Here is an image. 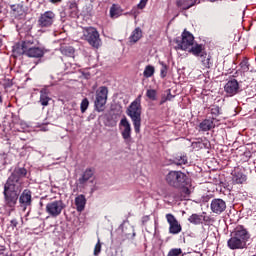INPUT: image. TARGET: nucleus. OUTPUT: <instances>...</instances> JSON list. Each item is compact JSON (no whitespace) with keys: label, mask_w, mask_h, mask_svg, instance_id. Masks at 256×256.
<instances>
[{"label":"nucleus","mask_w":256,"mask_h":256,"mask_svg":"<svg viewBox=\"0 0 256 256\" xmlns=\"http://www.w3.org/2000/svg\"><path fill=\"white\" fill-rule=\"evenodd\" d=\"M146 96L148 97V99H151V101H156L157 100V90H154V89L147 90Z\"/></svg>","instance_id":"30"},{"label":"nucleus","mask_w":256,"mask_h":256,"mask_svg":"<svg viewBox=\"0 0 256 256\" xmlns=\"http://www.w3.org/2000/svg\"><path fill=\"white\" fill-rule=\"evenodd\" d=\"M175 165H187V156H178L174 159Z\"/></svg>","instance_id":"31"},{"label":"nucleus","mask_w":256,"mask_h":256,"mask_svg":"<svg viewBox=\"0 0 256 256\" xmlns=\"http://www.w3.org/2000/svg\"><path fill=\"white\" fill-rule=\"evenodd\" d=\"M191 188L185 186V184H183L182 187H180V191L178 194H173L172 198L175 199V201H187V199H189V197H191Z\"/></svg>","instance_id":"14"},{"label":"nucleus","mask_w":256,"mask_h":256,"mask_svg":"<svg viewBox=\"0 0 256 256\" xmlns=\"http://www.w3.org/2000/svg\"><path fill=\"white\" fill-rule=\"evenodd\" d=\"M80 39L86 41L93 49H99L102 45L101 34L97 28L92 26L82 28Z\"/></svg>","instance_id":"4"},{"label":"nucleus","mask_w":256,"mask_h":256,"mask_svg":"<svg viewBox=\"0 0 256 256\" xmlns=\"http://www.w3.org/2000/svg\"><path fill=\"white\" fill-rule=\"evenodd\" d=\"M69 11H70V16H72L73 18L79 17V6L76 4V2L70 3Z\"/></svg>","instance_id":"25"},{"label":"nucleus","mask_w":256,"mask_h":256,"mask_svg":"<svg viewBox=\"0 0 256 256\" xmlns=\"http://www.w3.org/2000/svg\"><path fill=\"white\" fill-rule=\"evenodd\" d=\"M62 53H64V55H68V57H72V55L75 53V49H73V47H68L63 49Z\"/></svg>","instance_id":"34"},{"label":"nucleus","mask_w":256,"mask_h":256,"mask_svg":"<svg viewBox=\"0 0 256 256\" xmlns=\"http://www.w3.org/2000/svg\"><path fill=\"white\" fill-rule=\"evenodd\" d=\"M101 253V242L98 241L94 248V255L97 256Z\"/></svg>","instance_id":"36"},{"label":"nucleus","mask_w":256,"mask_h":256,"mask_svg":"<svg viewBox=\"0 0 256 256\" xmlns=\"http://www.w3.org/2000/svg\"><path fill=\"white\" fill-rule=\"evenodd\" d=\"M187 51L195 57L203 58L207 55V52H205V46H203V44H193Z\"/></svg>","instance_id":"15"},{"label":"nucleus","mask_w":256,"mask_h":256,"mask_svg":"<svg viewBox=\"0 0 256 256\" xmlns=\"http://www.w3.org/2000/svg\"><path fill=\"white\" fill-rule=\"evenodd\" d=\"M85 205H87V198H85V195L80 194L75 198V206L76 210L81 213L82 211H85Z\"/></svg>","instance_id":"18"},{"label":"nucleus","mask_w":256,"mask_h":256,"mask_svg":"<svg viewBox=\"0 0 256 256\" xmlns=\"http://www.w3.org/2000/svg\"><path fill=\"white\" fill-rule=\"evenodd\" d=\"M63 0H50V3L57 4L61 3Z\"/></svg>","instance_id":"40"},{"label":"nucleus","mask_w":256,"mask_h":256,"mask_svg":"<svg viewBox=\"0 0 256 256\" xmlns=\"http://www.w3.org/2000/svg\"><path fill=\"white\" fill-rule=\"evenodd\" d=\"M210 209L212 213L216 215H221L225 209H227V203L221 198H216L211 201Z\"/></svg>","instance_id":"13"},{"label":"nucleus","mask_w":256,"mask_h":256,"mask_svg":"<svg viewBox=\"0 0 256 256\" xmlns=\"http://www.w3.org/2000/svg\"><path fill=\"white\" fill-rule=\"evenodd\" d=\"M27 177V169L16 168L4 185V197L7 207L13 209L17 205L19 194L23 191V178Z\"/></svg>","instance_id":"1"},{"label":"nucleus","mask_w":256,"mask_h":256,"mask_svg":"<svg viewBox=\"0 0 256 256\" xmlns=\"http://www.w3.org/2000/svg\"><path fill=\"white\" fill-rule=\"evenodd\" d=\"M49 101H51V97H49V90L47 89L40 90L39 103L42 105V107H47V105H49Z\"/></svg>","instance_id":"20"},{"label":"nucleus","mask_w":256,"mask_h":256,"mask_svg":"<svg viewBox=\"0 0 256 256\" xmlns=\"http://www.w3.org/2000/svg\"><path fill=\"white\" fill-rule=\"evenodd\" d=\"M193 45H195V36L187 30L182 32L180 40H176V49H180L181 51H189Z\"/></svg>","instance_id":"8"},{"label":"nucleus","mask_w":256,"mask_h":256,"mask_svg":"<svg viewBox=\"0 0 256 256\" xmlns=\"http://www.w3.org/2000/svg\"><path fill=\"white\" fill-rule=\"evenodd\" d=\"M188 220L190 223H193L194 225H199L201 221H203V216L199 214H192Z\"/></svg>","instance_id":"28"},{"label":"nucleus","mask_w":256,"mask_h":256,"mask_svg":"<svg viewBox=\"0 0 256 256\" xmlns=\"http://www.w3.org/2000/svg\"><path fill=\"white\" fill-rule=\"evenodd\" d=\"M211 113L214 114V115H219V107L212 108Z\"/></svg>","instance_id":"39"},{"label":"nucleus","mask_w":256,"mask_h":256,"mask_svg":"<svg viewBox=\"0 0 256 256\" xmlns=\"http://www.w3.org/2000/svg\"><path fill=\"white\" fill-rule=\"evenodd\" d=\"M233 183L236 185H243L245 181H247V176L243 174V172L239 170H235L233 173V178H232Z\"/></svg>","instance_id":"19"},{"label":"nucleus","mask_w":256,"mask_h":256,"mask_svg":"<svg viewBox=\"0 0 256 256\" xmlns=\"http://www.w3.org/2000/svg\"><path fill=\"white\" fill-rule=\"evenodd\" d=\"M119 129L125 143H131V123H129V120H127V118L124 117L121 119Z\"/></svg>","instance_id":"11"},{"label":"nucleus","mask_w":256,"mask_h":256,"mask_svg":"<svg viewBox=\"0 0 256 256\" xmlns=\"http://www.w3.org/2000/svg\"><path fill=\"white\" fill-rule=\"evenodd\" d=\"M251 239L249 230L243 225H238L231 233L230 239L227 241L229 249L235 251L237 249H247V243Z\"/></svg>","instance_id":"2"},{"label":"nucleus","mask_w":256,"mask_h":256,"mask_svg":"<svg viewBox=\"0 0 256 256\" xmlns=\"http://www.w3.org/2000/svg\"><path fill=\"white\" fill-rule=\"evenodd\" d=\"M166 220L169 224V233H171V235H179L182 231V227L177 218H175L173 214H166Z\"/></svg>","instance_id":"12"},{"label":"nucleus","mask_w":256,"mask_h":256,"mask_svg":"<svg viewBox=\"0 0 256 256\" xmlns=\"http://www.w3.org/2000/svg\"><path fill=\"white\" fill-rule=\"evenodd\" d=\"M141 113L143 108L141 107V95H139L127 108L126 115L130 117L135 133H141Z\"/></svg>","instance_id":"3"},{"label":"nucleus","mask_w":256,"mask_h":256,"mask_svg":"<svg viewBox=\"0 0 256 256\" xmlns=\"http://www.w3.org/2000/svg\"><path fill=\"white\" fill-rule=\"evenodd\" d=\"M177 7H180V9H191V7H193V3L191 2V0H178L176 3Z\"/></svg>","instance_id":"24"},{"label":"nucleus","mask_w":256,"mask_h":256,"mask_svg":"<svg viewBox=\"0 0 256 256\" xmlns=\"http://www.w3.org/2000/svg\"><path fill=\"white\" fill-rule=\"evenodd\" d=\"M201 131H211V129L215 128V123L213 120L205 119L199 125Z\"/></svg>","instance_id":"22"},{"label":"nucleus","mask_w":256,"mask_h":256,"mask_svg":"<svg viewBox=\"0 0 256 256\" xmlns=\"http://www.w3.org/2000/svg\"><path fill=\"white\" fill-rule=\"evenodd\" d=\"M155 75V67L151 65H147L144 69L143 76L146 79H149V77H153Z\"/></svg>","instance_id":"27"},{"label":"nucleus","mask_w":256,"mask_h":256,"mask_svg":"<svg viewBox=\"0 0 256 256\" xmlns=\"http://www.w3.org/2000/svg\"><path fill=\"white\" fill-rule=\"evenodd\" d=\"M123 15V9H121V6L117 4H113L110 8V17L111 19H117L118 17H121Z\"/></svg>","instance_id":"21"},{"label":"nucleus","mask_w":256,"mask_h":256,"mask_svg":"<svg viewBox=\"0 0 256 256\" xmlns=\"http://www.w3.org/2000/svg\"><path fill=\"white\" fill-rule=\"evenodd\" d=\"M32 196H31V190H24L19 198V203L21 207H24V209H27L29 205H31Z\"/></svg>","instance_id":"17"},{"label":"nucleus","mask_w":256,"mask_h":256,"mask_svg":"<svg viewBox=\"0 0 256 256\" xmlns=\"http://www.w3.org/2000/svg\"><path fill=\"white\" fill-rule=\"evenodd\" d=\"M0 103H3V96L0 95Z\"/></svg>","instance_id":"42"},{"label":"nucleus","mask_w":256,"mask_h":256,"mask_svg":"<svg viewBox=\"0 0 256 256\" xmlns=\"http://www.w3.org/2000/svg\"><path fill=\"white\" fill-rule=\"evenodd\" d=\"M240 67H241L242 71H249V62L247 60H243L240 63Z\"/></svg>","instance_id":"35"},{"label":"nucleus","mask_w":256,"mask_h":256,"mask_svg":"<svg viewBox=\"0 0 256 256\" xmlns=\"http://www.w3.org/2000/svg\"><path fill=\"white\" fill-rule=\"evenodd\" d=\"M149 0H141L140 2H139V4L137 5V8L138 9H145V7L147 6V2H148Z\"/></svg>","instance_id":"38"},{"label":"nucleus","mask_w":256,"mask_h":256,"mask_svg":"<svg viewBox=\"0 0 256 256\" xmlns=\"http://www.w3.org/2000/svg\"><path fill=\"white\" fill-rule=\"evenodd\" d=\"M109 97V88L107 86H100L95 92L94 107L98 113H103L107 105Z\"/></svg>","instance_id":"7"},{"label":"nucleus","mask_w":256,"mask_h":256,"mask_svg":"<svg viewBox=\"0 0 256 256\" xmlns=\"http://www.w3.org/2000/svg\"><path fill=\"white\" fill-rule=\"evenodd\" d=\"M143 37V32L140 30V28H136L130 38L129 41L130 43H137V41H139V39H141Z\"/></svg>","instance_id":"23"},{"label":"nucleus","mask_w":256,"mask_h":256,"mask_svg":"<svg viewBox=\"0 0 256 256\" xmlns=\"http://www.w3.org/2000/svg\"><path fill=\"white\" fill-rule=\"evenodd\" d=\"M11 224L13 225V227H17V220H12Z\"/></svg>","instance_id":"41"},{"label":"nucleus","mask_w":256,"mask_h":256,"mask_svg":"<svg viewBox=\"0 0 256 256\" xmlns=\"http://www.w3.org/2000/svg\"><path fill=\"white\" fill-rule=\"evenodd\" d=\"M224 89L230 97H233V95L239 93V82L237 80H230L226 83Z\"/></svg>","instance_id":"16"},{"label":"nucleus","mask_w":256,"mask_h":256,"mask_svg":"<svg viewBox=\"0 0 256 256\" xmlns=\"http://www.w3.org/2000/svg\"><path fill=\"white\" fill-rule=\"evenodd\" d=\"M63 209H65V206L61 200H55L46 205V213H48L50 217H59Z\"/></svg>","instance_id":"10"},{"label":"nucleus","mask_w":256,"mask_h":256,"mask_svg":"<svg viewBox=\"0 0 256 256\" xmlns=\"http://www.w3.org/2000/svg\"><path fill=\"white\" fill-rule=\"evenodd\" d=\"M81 113H85L89 109V99L84 98L80 104Z\"/></svg>","instance_id":"33"},{"label":"nucleus","mask_w":256,"mask_h":256,"mask_svg":"<svg viewBox=\"0 0 256 256\" xmlns=\"http://www.w3.org/2000/svg\"><path fill=\"white\" fill-rule=\"evenodd\" d=\"M168 256H184L181 248H173L168 252Z\"/></svg>","instance_id":"32"},{"label":"nucleus","mask_w":256,"mask_h":256,"mask_svg":"<svg viewBox=\"0 0 256 256\" xmlns=\"http://www.w3.org/2000/svg\"><path fill=\"white\" fill-rule=\"evenodd\" d=\"M91 177H93V171L91 169H87L79 181L80 183H86V181H89Z\"/></svg>","instance_id":"29"},{"label":"nucleus","mask_w":256,"mask_h":256,"mask_svg":"<svg viewBox=\"0 0 256 256\" xmlns=\"http://www.w3.org/2000/svg\"><path fill=\"white\" fill-rule=\"evenodd\" d=\"M22 55H26V57H32L34 59H40L45 55L43 48L36 46L34 40H25L20 45Z\"/></svg>","instance_id":"5"},{"label":"nucleus","mask_w":256,"mask_h":256,"mask_svg":"<svg viewBox=\"0 0 256 256\" xmlns=\"http://www.w3.org/2000/svg\"><path fill=\"white\" fill-rule=\"evenodd\" d=\"M55 12L48 10L40 14L37 20V25L40 29H48V27H52L55 23Z\"/></svg>","instance_id":"9"},{"label":"nucleus","mask_w":256,"mask_h":256,"mask_svg":"<svg viewBox=\"0 0 256 256\" xmlns=\"http://www.w3.org/2000/svg\"><path fill=\"white\" fill-rule=\"evenodd\" d=\"M201 63L204 69H211L213 67V61H211V56H207V54L206 56L204 55V57H202Z\"/></svg>","instance_id":"26"},{"label":"nucleus","mask_w":256,"mask_h":256,"mask_svg":"<svg viewBox=\"0 0 256 256\" xmlns=\"http://www.w3.org/2000/svg\"><path fill=\"white\" fill-rule=\"evenodd\" d=\"M165 181L169 187L173 189H181L187 183V174L181 171H170L165 176Z\"/></svg>","instance_id":"6"},{"label":"nucleus","mask_w":256,"mask_h":256,"mask_svg":"<svg viewBox=\"0 0 256 256\" xmlns=\"http://www.w3.org/2000/svg\"><path fill=\"white\" fill-rule=\"evenodd\" d=\"M167 71H168L167 65L162 64V69H161V77L162 78L167 77Z\"/></svg>","instance_id":"37"}]
</instances>
